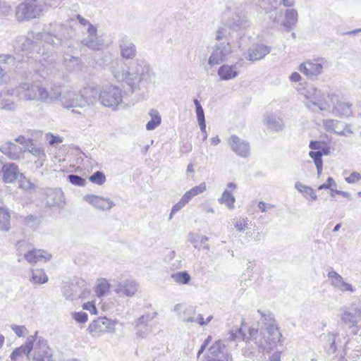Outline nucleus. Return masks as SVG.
Returning <instances> with one entry per match:
<instances>
[{
    "label": "nucleus",
    "mask_w": 361,
    "mask_h": 361,
    "mask_svg": "<svg viewBox=\"0 0 361 361\" xmlns=\"http://www.w3.org/2000/svg\"><path fill=\"white\" fill-rule=\"evenodd\" d=\"M271 47L262 43H256L250 47L245 59L248 61H256L264 59L271 51Z\"/></svg>",
    "instance_id": "23"
},
{
    "label": "nucleus",
    "mask_w": 361,
    "mask_h": 361,
    "mask_svg": "<svg viewBox=\"0 0 361 361\" xmlns=\"http://www.w3.org/2000/svg\"><path fill=\"white\" fill-rule=\"evenodd\" d=\"M188 202L189 201L188 200V199L185 198L184 195H183L180 201L173 206L171 213L169 214V219H171L173 215L178 211H180L181 209H183Z\"/></svg>",
    "instance_id": "48"
},
{
    "label": "nucleus",
    "mask_w": 361,
    "mask_h": 361,
    "mask_svg": "<svg viewBox=\"0 0 361 361\" xmlns=\"http://www.w3.org/2000/svg\"><path fill=\"white\" fill-rule=\"evenodd\" d=\"M51 255L42 250H30L24 254V259L31 264L46 262Z\"/></svg>",
    "instance_id": "26"
},
{
    "label": "nucleus",
    "mask_w": 361,
    "mask_h": 361,
    "mask_svg": "<svg viewBox=\"0 0 361 361\" xmlns=\"http://www.w3.org/2000/svg\"><path fill=\"white\" fill-rule=\"evenodd\" d=\"M76 18L78 20L80 25L82 26L83 29L90 30L91 28H93L96 27L93 24H92L87 19L85 18L80 15H77Z\"/></svg>",
    "instance_id": "56"
},
{
    "label": "nucleus",
    "mask_w": 361,
    "mask_h": 361,
    "mask_svg": "<svg viewBox=\"0 0 361 361\" xmlns=\"http://www.w3.org/2000/svg\"><path fill=\"white\" fill-rule=\"evenodd\" d=\"M54 92L59 94L55 102H58L64 109H71L74 114H82V111L85 109V107L80 91L76 92L69 89L62 92L54 87Z\"/></svg>",
    "instance_id": "7"
},
{
    "label": "nucleus",
    "mask_w": 361,
    "mask_h": 361,
    "mask_svg": "<svg viewBox=\"0 0 361 361\" xmlns=\"http://www.w3.org/2000/svg\"><path fill=\"white\" fill-rule=\"evenodd\" d=\"M85 294L86 288L83 281L75 283H72L64 287L63 295L66 299L74 300L85 297Z\"/></svg>",
    "instance_id": "20"
},
{
    "label": "nucleus",
    "mask_w": 361,
    "mask_h": 361,
    "mask_svg": "<svg viewBox=\"0 0 361 361\" xmlns=\"http://www.w3.org/2000/svg\"><path fill=\"white\" fill-rule=\"evenodd\" d=\"M323 153L322 151H310L309 152V156L313 159L314 163L316 166L317 170L318 176H320L322 171L323 162L322 157Z\"/></svg>",
    "instance_id": "41"
},
{
    "label": "nucleus",
    "mask_w": 361,
    "mask_h": 361,
    "mask_svg": "<svg viewBox=\"0 0 361 361\" xmlns=\"http://www.w3.org/2000/svg\"><path fill=\"white\" fill-rule=\"evenodd\" d=\"M35 341V336H30L27 338L25 344L20 347L16 348L11 354V359L12 360H16L18 357L25 355L26 356L30 355L32 348L33 343Z\"/></svg>",
    "instance_id": "30"
},
{
    "label": "nucleus",
    "mask_w": 361,
    "mask_h": 361,
    "mask_svg": "<svg viewBox=\"0 0 361 361\" xmlns=\"http://www.w3.org/2000/svg\"><path fill=\"white\" fill-rule=\"evenodd\" d=\"M54 87L50 90L40 85L29 82H22L16 88V97L20 100L37 101L46 104L55 102L58 93L54 92Z\"/></svg>",
    "instance_id": "3"
},
{
    "label": "nucleus",
    "mask_w": 361,
    "mask_h": 361,
    "mask_svg": "<svg viewBox=\"0 0 361 361\" xmlns=\"http://www.w3.org/2000/svg\"><path fill=\"white\" fill-rule=\"evenodd\" d=\"M11 329L15 332V334L19 337L25 336L28 332L27 328L23 325L18 326L16 324H13L11 326Z\"/></svg>",
    "instance_id": "58"
},
{
    "label": "nucleus",
    "mask_w": 361,
    "mask_h": 361,
    "mask_svg": "<svg viewBox=\"0 0 361 361\" xmlns=\"http://www.w3.org/2000/svg\"><path fill=\"white\" fill-rule=\"evenodd\" d=\"M327 277L330 281L331 286L338 291L353 293L355 289L352 284L346 282L343 276L336 271L331 270L328 272Z\"/></svg>",
    "instance_id": "18"
},
{
    "label": "nucleus",
    "mask_w": 361,
    "mask_h": 361,
    "mask_svg": "<svg viewBox=\"0 0 361 361\" xmlns=\"http://www.w3.org/2000/svg\"><path fill=\"white\" fill-rule=\"evenodd\" d=\"M201 235H198V234H194V233H190L189 234V241L193 245L194 247L195 248H197L200 250V246H199V243H200V240H199V237H200Z\"/></svg>",
    "instance_id": "63"
},
{
    "label": "nucleus",
    "mask_w": 361,
    "mask_h": 361,
    "mask_svg": "<svg viewBox=\"0 0 361 361\" xmlns=\"http://www.w3.org/2000/svg\"><path fill=\"white\" fill-rule=\"evenodd\" d=\"M123 91L118 86L106 84L100 87L99 102L105 107L116 110L123 103Z\"/></svg>",
    "instance_id": "8"
},
{
    "label": "nucleus",
    "mask_w": 361,
    "mask_h": 361,
    "mask_svg": "<svg viewBox=\"0 0 361 361\" xmlns=\"http://www.w3.org/2000/svg\"><path fill=\"white\" fill-rule=\"evenodd\" d=\"M298 70L309 78L317 76L323 71V63L319 62L318 60H308L301 63Z\"/></svg>",
    "instance_id": "25"
},
{
    "label": "nucleus",
    "mask_w": 361,
    "mask_h": 361,
    "mask_svg": "<svg viewBox=\"0 0 361 361\" xmlns=\"http://www.w3.org/2000/svg\"><path fill=\"white\" fill-rule=\"evenodd\" d=\"M361 180V174L357 172H353L348 177L345 178V180L348 183H355Z\"/></svg>",
    "instance_id": "62"
},
{
    "label": "nucleus",
    "mask_w": 361,
    "mask_h": 361,
    "mask_svg": "<svg viewBox=\"0 0 361 361\" xmlns=\"http://www.w3.org/2000/svg\"><path fill=\"white\" fill-rule=\"evenodd\" d=\"M85 109L90 106H95L99 102L100 87L89 85L80 90Z\"/></svg>",
    "instance_id": "19"
},
{
    "label": "nucleus",
    "mask_w": 361,
    "mask_h": 361,
    "mask_svg": "<svg viewBox=\"0 0 361 361\" xmlns=\"http://www.w3.org/2000/svg\"><path fill=\"white\" fill-rule=\"evenodd\" d=\"M193 102L195 105L197 119L200 130L202 131H205L206 123H205L204 110L202 107L201 104L197 99H195Z\"/></svg>",
    "instance_id": "38"
},
{
    "label": "nucleus",
    "mask_w": 361,
    "mask_h": 361,
    "mask_svg": "<svg viewBox=\"0 0 361 361\" xmlns=\"http://www.w3.org/2000/svg\"><path fill=\"white\" fill-rule=\"evenodd\" d=\"M295 188L301 193L304 195V196H310L313 200H317V196L315 194V192L314 190L304 184H302L300 182H296L295 184Z\"/></svg>",
    "instance_id": "42"
},
{
    "label": "nucleus",
    "mask_w": 361,
    "mask_h": 361,
    "mask_svg": "<svg viewBox=\"0 0 361 361\" xmlns=\"http://www.w3.org/2000/svg\"><path fill=\"white\" fill-rule=\"evenodd\" d=\"M235 201V199L234 196L228 190H225L221 197L219 199V203L226 204L229 209L234 208L233 204Z\"/></svg>",
    "instance_id": "43"
},
{
    "label": "nucleus",
    "mask_w": 361,
    "mask_h": 361,
    "mask_svg": "<svg viewBox=\"0 0 361 361\" xmlns=\"http://www.w3.org/2000/svg\"><path fill=\"white\" fill-rule=\"evenodd\" d=\"M25 151H27L32 155L38 158L37 167L42 166L44 161L46 160V154L42 147L36 145L32 141H31L26 145Z\"/></svg>",
    "instance_id": "32"
},
{
    "label": "nucleus",
    "mask_w": 361,
    "mask_h": 361,
    "mask_svg": "<svg viewBox=\"0 0 361 361\" xmlns=\"http://www.w3.org/2000/svg\"><path fill=\"white\" fill-rule=\"evenodd\" d=\"M232 54L231 45L228 42L217 43L214 47L209 58L208 63L210 66L219 64L227 61Z\"/></svg>",
    "instance_id": "14"
},
{
    "label": "nucleus",
    "mask_w": 361,
    "mask_h": 361,
    "mask_svg": "<svg viewBox=\"0 0 361 361\" xmlns=\"http://www.w3.org/2000/svg\"><path fill=\"white\" fill-rule=\"evenodd\" d=\"M1 170L3 172V180L6 183H13L20 175L18 167L13 163L4 164Z\"/></svg>",
    "instance_id": "31"
},
{
    "label": "nucleus",
    "mask_w": 361,
    "mask_h": 361,
    "mask_svg": "<svg viewBox=\"0 0 361 361\" xmlns=\"http://www.w3.org/2000/svg\"><path fill=\"white\" fill-rule=\"evenodd\" d=\"M341 322L350 327L356 326L361 320V307L355 303L350 306H343L340 309Z\"/></svg>",
    "instance_id": "15"
},
{
    "label": "nucleus",
    "mask_w": 361,
    "mask_h": 361,
    "mask_svg": "<svg viewBox=\"0 0 361 361\" xmlns=\"http://www.w3.org/2000/svg\"><path fill=\"white\" fill-rule=\"evenodd\" d=\"M327 97L330 100L328 109L331 108L333 116L343 118L353 115V103L348 98L336 93L328 94Z\"/></svg>",
    "instance_id": "9"
},
{
    "label": "nucleus",
    "mask_w": 361,
    "mask_h": 361,
    "mask_svg": "<svg viewBox=\"0 0 361 361\" xmlns=\"http://www.w3.org/2000/svg\"><path fill=\"white\" fill-rule=\"evenodd\" d=\"M36 331L35 341L33 343V353L31 355L32 361H55L53 358L52 350L49 348L47 341L42 337L37 336Z\"/></svg>",
    "instance_id": "11"
},
{
    "label": "nucleus",
    "mask_w": 361,
    "mask_h": 361,
    "mask_svg": "<svg viewBox=\"0 0 361 361\" xmlns=\"http://www.w3.org/2000/svg\"><path fill=\"white\" fill-rule=\"evenodd\" d=\"M228 35V32L226 27H219L215 33V39L221 40L225 38Z\"/></svg>",
    "instance_id": "64"
},
{
    "label": "nucleus",
    "mask_w": 361,
    "mask_h": 361,
    "mask_svg": "<svg viewBox=\"0 0 361 361\" xmlns=\"http://www.w3.org/2000/svg\"><path fill=\"white\" fill-rule=\"evenodd\" d=\"M47 11V5L43 0H25L16 8V19L19 23L38 19Z\"/></svg>",
    "instance_id": "4"
},
{
    "label": "nucleus",
    "mask_w": 361,
    "mask_h": 361,
    "mask_svg": "<svg viewBox=\"0 0 361 361\" xmlns=\"http://www.w3.org/2000/svg\"><path fill=\"white\" fill-rule=\"evenodd\" d=\"M83 200L95 209L102 211L109 210L115 205L109 198L95 195H86Z\"/></svg>",
    "instance_id": "21"
},
{
    "label": "nucleus",
    "mask_w": 361,
    "mask_h": 361,
    "mask_svg": "<svg viewBox=\"0 0 361 361\" xmlns=\"http://www.w3.org/2000/svg\"><path fill=\"white\" fill-rule=\"evenodd\" d=\"M30 272L32 274L30 281L33 283L43 284L48 281V276L44 269H31Z\"/></svg>",
    "instance_id": "37"
},
{
    "label": "nucleus",
    "mask_w": 361,
    "mask_h": 361,
    "mask_svg": "<svg viewBox=\"0 0 361 361\" xmlns=\"http://www.w3.org/2000/svg\"><path fill=\"white\" fill-rule=\"evenodd\" d=\"M8 156L10 158L13 159H16L19 158L18 152H21V149H18V146L14 143H9L8 145Z\"/></svg>",
    "instance_id": "57"
},
{
    "label": "nucleus",
    "mask_w": 361,
    "mask_h": 361,
    "mask_svg": "<svg viewBox=\"0 0 361 361\" xmlns=\"http://www.w3.org/2000/svg\"><path fill=\"white\" fill-rule=\"evenodd\" d=\"M217 73L221 80H231L238 75L239 69L236 64H224L219 67Z\"/></svg>",
    "instance_id": "27"
},
{
    "label": "nucleus",
    "mask_w": 361,
    "mask_h": 361,
    "mask_svg": "<svg viewBox=\"0 0 361 361\" xmlns=\"http://www.w3.org/2000/svg\"><path fill=\"white\" fill-rule=\"evenodd\" d=\"M24 224L31 229L35 230L39 224V220L33 216H28L25 218Z\"/></svg>",
    "instance_id": "52"
},
{
    "label": "nucleus",
    "mask_w": 361,
    "mask_h": 361,
    "mask_svg": "<svg viewBox=\"0 0 361 361\" xmlns=\"http://www.w3.org/2000/svg\"><path fill=\"white\" fill-rule=\"evenodd\" d=\"M173 281L180 284H188L190 281V276L185 271L177 272L171 275Z\"/></svg>",
    "instance_id": "46"
},
{
    "label": "nucleus",
    "mask_w": 361,
    "mask_h": 361,
    "mask_svg": "<svg viewBox=\"0 0 361 361\" xmlns=\"http://www.w3.org/2000/svg\"><path fill=\"white\" fill-rule=\"evenodd\" d=\"M266 122L269 128L275 131L281 130L284 126L283 120L274 116H268Z\"/></svg>",
    "instance_id": "40"
},
{
    "label": "nucleus",
    "mask_w": 361,
    "mask_h": 361,
    "mask_svg": "<svg viewBox=\"0 0 361 361\" xmlns=\"http://www.w3.org/2000/svg\"><path fill=\"white\" fill-rule=\"evenodd\" d=\"M46 201L49 207H63L65 204V197L63 191L59 188H49L46 190Z\"/></svg>",
    "instance_id": "24"
},
{
    "label": "nucleus",
    "mask_w": 361,
    "mask_h": 361,
    "mask_svg": "<svg viewBox=\"0 0 361 361\" xmlns=\"http://www.w3.org/2000/svg\"><path fill=\"white\" fill-rule=\"evenodd\" d=\"M149 115L151 119L146 124V129L147 130H153L161 124V117L159 111L154 109L149 111Z\"/></svg>",
    "instance_id": "36"
},
{
    "label": "nucleus",
    "mask_w": 361,
    "mask_h": 361,
    "mask_svg": "<svg viewBox=\"0 0 361 361\" xmlns=\"http://www.w3.org/2000/svg\"><path fill=\"white\" fill-rule=\"evenodd\" d=\"M16 90H4L0 92V109L15 110L16 104L14 102L13 94Z\"/></svg>",
    "instance_id": "28"
},
{
    "label": "nucleus",
    "mask_w": 361,
    "mask_h": 361,
    "mask_svg": "<svg viewBox=\"0 0 361 361\" xmlns=\"http://www.w3.org/2000/svg\"><path fill=\"white\" fill-rule=\"evenodd\" d=\"M206 190L207 185L204 182H203L187 191L183 195L190 202L193 197L203 193L204 191H206Z\"/></svg>",
    "instance_id": "39"
},
{
    "label": "nucleus",
    "mask_w": 361,
    "mask_h": 361,
    "mask_svg": "<svg viewBox=\"0 0 361 361\" xmlns=\"http://www.w3.org/2000/svg\"><path fill=\"white\" fill-rule=\"evenodd\" d=\"M298 11L294 8H288L285 12V18L281 25L287 31L291 30L298 22Z\"/></svg>",
    "instance_id": "33"
},
{
    "label": "nucleus",
    "mask_w": 361,
    "mask_h": 361,
    "mask_svg": "<svg viewBox=\"0 0 361 361\" xmlns=\"http://www.w3.org/2000/svg\"><path fill=\"white\" fill-rule=\"evenodd\" d=\"M68 178L69 181L75 185L84 186L85 185V180L78 175H69Z\"/></svg>",
    "instance_id": "55"
},
{
    "label": "nucleus",
    "mask_w": 361,
    "mask_h": 361,
    "mask_svg": "<svg viewBox=\"0 0 361 361\" xmlns=\"http://www.w3.org/2000/svg\"><path fill=\"white\" fill-rule=\"evenodd\" d=\"M17 180L18 181L19 188L25 190H29L33 187V184L23 173H20Z\"/></svg>",
    "instance_id": "50"
},
{
    "label": "nucleus",
    "mask_w": 361,
    "mask_h": 361,
    "mask_svg": "<svg viewBox=\"0 0 361 361\" xmlns=\"http://www.w3.org/2000/svg\"><path fill=\"white\" fill-rule=\"evenodd\" d=\"M228 144L232 150L241 157H247L250 154V144L238 137L236 135H232L228 140Z\"/></svg>",
    "instance_id": "22"
},
{
    "label": "nucleus",
    "mask_w": 361,
    "mask_h": 361,
    "mask_svg": "<svg viewBox=\"0 0 361 361\" xmlns=\"http://www.w3.org/2000/svg\"><path fill=\"white\" fill-rule=\"evenodd\" d=\"M45 137L50 145H54L63 142V140L60 137L55 136L51 133H47Z\"/></svg>",
    "instance_id": "60"
},
{
    "label": "nucleus",
    "mask_w": 361,
    "mask_h": 361,
    "mask_svg": "<svg viewBox=\"0 0 361 361\" xmlns=\"http://www.w3.org/2000/svg\"><path fill=\"white\" fill-rule=\"evenodd\" d=\"M139 283L133 279H126L117 281L114 291L120 296L133 297L139 289Z\"/></svg>",
    "instance_id": "16"
},
{
    "label": "nucleus",
    "mask_w": 361,
    "mask_h": 361,
    "mask_svg": "<svg viewBox=\"0 0 361 361\" xmlns=\"http://www.w3.org/2000/svg\"><path fill=\"white\" fill-rule=\"evenodd\" d=\"M249 219L247 217H239L233 219L234 228L237 231L243 232L248 227Z\"/></svg>",
    "instance_id": "45"
},
{
    "label": "nucleus",
    "mask_w": 361,
    "mask_h": 361,
    "mask_svg": "<svg viewBox=\"0 0 361 361\" xmlns=\"http://www.w3.org/2000/svg\"><path fill=\"white\" fill-rule=\"evenodd\" d=\"M81 44L94 51L102 50L104 47V39L99 37L97 26L87 30L86 36L80 40Z\"/></svg>",
    "instance_id": "17"
},
{
    "label": "nucleus",
    "mask_w": 361,
    "mask_h": 361,
    "mask_svg": "<svg viewBox=\"0 0 361 361\" xmlns=\"http://www.w3.org/2000/svg\"><path fill=\"white\" fill-rule=\"evenodd\" d=\"M119 48L121 50V55L125 59H132L136 55V47L135 45L130 41H123Z\"/></svg>",
    "instance_id": "34"
},
{
    "label": "nucleus",
    "mask_w": 361,
    "mask_h": 361,
    "mask_svg": "<svg viewBox=\"0 0 361 361\" xmlns=\"http://www.w3.org/2000/svg\"><path fill=\"white\" fill-rule=\"evenodd\" d=\"M257 312L261 316V322L264 324L260 328L262 338L257 341L258 347L263 350H271L277 343L282 340V334L279 331V326L270 312H264L259 310Z\"/></svg>",
    "instance_id": "2"
},
{
    "label": "nucleus",
    "mask_w": 361,
    "mask_h": 361,
    "mask_svg": "<svg viewBox=\"0 0 361 361\" xmlns=\"http://www.w3.org/2000/svg\"><path fill=\"white\" fill-rule=\"evenodd\" d=\"M228 339L230 341H236L238 340L245 341L246 339V334L241 329H237L236 330H232L229 332Z\"/></svg>",
    "instance_id": "47"
},
{
    "label": "nucleus",
    "mask_w": 361,
    "mask_h": 361,
    "mask_svg": "<svg viewBox=\"0 0 361 361\" xmlns=\"http://www.w3.org/2000/svg\"><path fill=\"white\" fill-rule=\"evenodd\" d=\"M134 87L130 91L147 90L150 84H155L156 74L149 63L143 61H138L133 65L132 74Z\"/></svg>",
    "instance_id": "5"
},
{
    "label": "nucleus",
    "mask_w": 361,
    "mask_h": 361,
    "mask_svg": "<svg viewBox=\"0 0 361 361\" xmlns=\"http://www.w3.org/2000/svg\"><path fill=\"white\" fill-rule=\"evenodd\" d=\"M21 49L23 51H28L32 55L30 57L40 60L42 56L44 59L49 57V48L47 46H59L61 40L56 36L49 33H38L36 35V41L29 37H22Z\"/></svg>",
    "instance_id": "1"
},
{
    "label": "nucleus",
    "mask_w": 361,
    "mask_h": 361,
    "mask_svg": "<svg viewBox=\"0 0 361 361\" xmlns=\"http://www.w3.org/2000/svg\"><path fill=\"white\" fill-rule=\"evenodd\" d=\"M11 12V7L6 2L0 0V19L6 18Z\"/></svg>",
    "instance_id": "54"
},
{
    "label": "nucleus",
    "mask_w": 361,
    "mask_h": 361,
    "mask_svg": "<svg viewBox=\"0 0 361 361\" xmlns=\"http://www.w3.org/2000/svg\"><path fill=\"white\" fill-rule=\"evenodd\" d=\"M90 180L93 183L102 185L106 180V177L102 171H96L89 178Z\"/></svg>",
    "instance_id": "49"
},
{
    "label": "nucleus",
    "mask_w": 361,
    "mask_h": 361,
    "mask_svg": "<svg viewBox=\"0 0 361 361\" xmlns=\"http://www.w3.org/2000/svg\"><path fill=\"white\" fill-rule=\"evenodd\" d=\"M157 316V313L156 312H152L150 313H147L145 315L141 316L137 319V324H148L149 322L154 319Z\"/></svg>",
    "instance_id": "53"
},
{
    "label": "nucleus",
    "mask_w": 361,
    "mask_h": 361,
    "mask_svg": "<svg viewBox=\"0 0 361 361\" xmlns=\"http://www.w3.org/2000/svg\"><path fill=\"white\" fill-rule=\"evenodd\" d=\"M87 314L83 312L73 314V319L78 323H85L87 321Z\"/></svg>",
    "instance_id": "59"
},
{
    "label": "nucleus",
    "mask_w": 361,
    "mask_h": 361,
    "mask_svg": "<svg viewBox=\"0 0 361 361\" xmlns=\"http://www.w3.org/2000/svg\"><path fill=\"white\" fill-rule=\"evenodd\" d=\"M283 5L286 7H290L294 5L293 0H271L270 4V9H276L279 6Z\"/></svg>",
    "instance_id": "51"
},
{
    "label": "nucleus",
    "mask_w": 361,
    "mask_h": 361,
    "mask_svg": "<svg viewBox=\"0 0 361 361\" xmlns=\"http://www.w3.org/2000/svg\"><path fill=\"white\" fill-rule=\"evenodd\" d=\"M110 71L117 81L124 82L130 89L131 87H134L133 75H131L133 66L127 68L123 60L116 59L111 63Z\"/></svg>",
    "instance_id": "10"
},
{
    "label": "nucleus",
    "mask_w": 361,
    "mask_h": 361,
    "mask_svg": "<svg viewBox=\"0 0 361 361\" xmlns=\"http://www.w3.org/2000/svg\"><path fill=\"white\" fill-rule=\"evenodd\" d=\"M11 228V214L8 209L0 206V231L7 232Z\"/></svg>",
    "instance_id": "35"
},
{
    "label": "nucleus",
    "mask_w": 361,
    "mask_h": 361,
    "mask_svg": "<svg viewBox=\"0 0 361 361\" xmlns=\"http://www.w3.org/2000/svg\"><path fill=\"white\" fill-rule=\"evenodd\" d=\"M323 126L326 131L333 132L340 135H348L353 132L348 126H345V130H337L338 126H343V123L334 119H324L322 121Z\"/></svg>",
    "instance_id": "29"
},
{
    "label": "nucleus",
    "mask_w": 361,
    "mask_h": 361,
    "mask_svg": "<svg viewBox=\"0 0 361 361\" xmlns=\"http://www.w3.org/2000/svg\"><path fill=\"white\" fill-rule=\"evenodd\" d=\"M109 289L110 284L106 279H101L98 280L96 286V293L98 296L101 297L106 295L109 291Z\"/></svg>",
    "instance_id": "44"
},
{
    "label": "nucleus",
    "mask_w": 361,
    "mask_h": 361,
    "mask_svg": "<svg viewBox=\"0 0 361 361\" xmlns=\"http://www.w3.org/2000/svg\"><path fill=\"white\" fill-rule=\"evenodd\" d=\"M115 326L116 322L106 317H99L90 324L87 330L91 335L98 337L106 333H114Z\"/></svg>",
    "instance_id": "13"
},
{
    "label": "nucleus",
    "mask_w": 361,
    "mask_h": 361,
    "mask_svg": "<svg viewBox=\"0 0 361 361\" xmlns=\"http://www.w3.org/2000/svg\"><path fill=\"white\" fill-rule=\"evenodd\" d=\"M336 186V184L334 181V180L329 177L326 182L322 185H321L318 189L322 190V189H330L331 191H334V187Z\"/></svg>",
    "instance_id": "61"
},
{
    "label": "nucleus",
    "mask_w": 361,
    "mask_h": 361,
    "mask_svg": "<svg viewBox=\"0 0 361 361\" xmlns=\"http://www.w3.org/2000/svg\"><path fill=\"white\" fill-rule=\"evenodd\" d=\"M221 23L226 27L238 31L247 25V19L237 11L227 8L222 13Z\"/></svg>",
    "instance_id": "12"
},
{
    "label": "nucleus",
    "mask_w": 361,
    "mask_h": 361,
    "mask_svg": "<svg viewBox=\"0 0 361 361\" xmlns=\"http://www.w3.org/2000/svg\"><path fill=\"white\" fill-rule=\"evenodd\" d=\"M298 91L305 97V105L309 109L315 111L319 109L320 111H325L329 107L326 101V94L313 85H307L299 88Z\"/></svg>",
    "instance_id": "6"
}]
</instances>
